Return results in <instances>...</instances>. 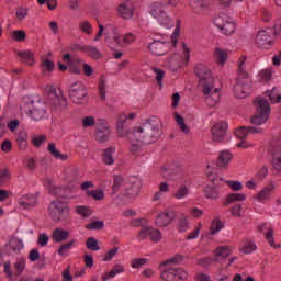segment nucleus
Wrapping results in <instances>:
<instances>
[{"label":"nucleus","instance_id":"obj_1","mask_svg":"<svg viewBox=\"0 0 281 281\" xmlns=\"http://www.w3.org/2000/svg\"><path fill=\"white\" fill-rule=\"evenodd\" d=\"M126 114L120 113L116 120V135L121 139H127L131 153H139L144 144H155L161 137V121L150 119L145 123L137 124L133 131L126 128Z\"/></svg>","mask_w":281,"mask_h":281},{"label":"nucleus","instance_id":"obj_2","mask_svg":"<svg viewBox=\"0 0 281 281\" xmlns=\"http://www.w3.org/2000/svg\"><path fill=\"white\" fill-rule=\"evenodd\" d=\"M194 71L200 80V87L207 106H216L221 102V88H218L212 70L203 64H198Z\"/></svg>","mask_w":281,"mask_h":281},{"label":"nucleus","instance_id":"obj_3","mask_svg":"<svg viewBox=\"0 0 281 281\" xmlns=\"http://www.w3.org/2000/svg\"><path fill=\"white\" fill-rule=\"evenodd\" d=\"M105 35V41L110 49H126L130 45H133L137 41V35L133 32H127L122 35L120 29L115 24H108L103 27L102 24H99V32L94 37V41H100L102 35Z\"/></svg>","mask_w":281,"mask_h":281},{"label":"nucleus","instance_id":"obj_4","mask_svg":"<svg viewBox=\"0 0 281 281\" xmlns=\"http://www.w3.org/2000/svg\"><path fill=\"white\" fill-rule=\"evenodd\" d=\"M179 262H183V256L176 255L172 258L162 261L159 266L161 269L160 278L164 281H179V280H188L189 273L183 268H172L171 265H179Z\"/></svg>","mask_w":281,"mask_h":281},{"label":"nucleus","instance_id":"obj_5","mask_svg":"<svg viewBox=\"0 0 281 281\" xmlns=\"http://www.w3.org/2000/svg\"><path fill=\"white\" fill-rule=\"evenodd\" d=\"M254 105L256 108V113L250 119L251 124L255 126H262V124H267L271 113V105H269V101L265 98L257 97L254 100Z\"/></svg>","mask_w":281,"mask_h":281},{"label":"nucleus","instance_id":"obj_6","mask_svg":"<svg viewBox=\"0 0 281 281\" xmlns=\"http://www.w3.org/2000/svg\"><path fill=\"white\" fill-rule=\"evenodd\" d=\"M21 114L27 115L31 120L38 122L46 115L45 105L42 102L26 101L21 105Z\"/></svg>","mask_w":281,"mask_h":281},{"label":"nucleus","instance_id":"obj_7","mask_svg":"<svg viewBox=\"0 0 281 281\" xmlns=\"http://www.w3.org/2000/svg\"><path fill=\"white\" fill-rule=\"evenodd\" d=\"M149 14L154 16L161 25V27H166L167 30H170L171 27H175V21L172 18L164 11V7H161V2H153L149 5Z\"/></svg>","mask_w":281,"mask_h":281},{"label":"nucleus","instance_id":"obj_8","mask_svg":"<svg viewBox=\"0 0 281 281\" xmlns=\"http://www.w3.org/2000/svg\"><path fill=\"white\" fill-rule=\"evenodd\" d=\"M148 49L153 56H166L170 50V43H168V35L157 34L149 43Z\"/></svg>","mask_w":281,"mask_h":281},{"label":"nucleus","instance_id":"obj_9","mask_svg":"<svg viewBox=\"0 0 281 281\" xmlns=\"http://www.w3.org/2000/svg\"><path fill=\"white\" fill-rule=\"evenodd\" d=\"M48 214L55 223H60L71 214V209L63 201H53L48 206Z\"/></svg>","mask_w":281,"mask_h":281},{"label":"nucleus","instance_id":"obj_10","mask_svg":"<svg viewBox=\"0 0 281 281\" xmlns=\"http://www.w3.org/2000/svg\"><path fill=\"white\" fill-rule=\"evenodd\" d=\"M214 26L218 27V30L224 34L225 36H232L234 32H236V23L232 18L220 14L213 20Z\"/></svg>","mask_w":281,"mask_h":281},{"label":"nucleus","instance_id":"obj_11","mask_svg":"<svg viewBox=\"0 0 281 281\" xmlns=\"http://www.w3.org/2000/svg\"><path fill=\"white\" fill-rule=\"evenodd\" d=\"M234 86L235 98L243 99L247 98L251 93V79L249 77H237Z\"/></svg>","mask_w":281,"mask_h":281},{"label":"nucleus","instance_id":"obj_12","mask_svg":"<svg viewBox=\"0 0 281 281\" xmlns=\"http://www.w3.org/2000/svg\"><path fill=\"white\" fill-rule=\"evenodd\" d=\"M87 88L82 82L78 81L70 86L69 97L75 104H85L87 102Z\"/></svg>","mask_w":281,"mask_h":281},{"label":"nucleus","instance_id":"obj_13","mask_svg":"<svg viewBox=\"0 0 281 281\" xmlns=\"http://www.w3.org/2000/svg\"><path fill=\"white\" fill-rule=\"evenodd\" d=\"M276 183L273 181L268 182L261 190H259L254 199L257 203H269L271 199H273V194L276 193Z\"/></svg>","mask_w":281,"mask_h":281},{"label":"nucleus","instance_id":"obj_14","mask_svg":"<svg viewBox=\"0 0 281 281\" xmlns=\"http://www.w3.org/2000/svg\"><path fill=\"white\" fill-rule=\"evenodd\" d=\"M190 46L188 44L182 43V58L181 61H178L175 57H169L166 59L165 65H167L170 69L173 71L179 69L181 65H188V61L190 60Z\"/></svg>","mask_w":281,"mask_h":281},{"label":"nucleus","instance_id":"obj_15","mask_svg":"<svg viewBox=\"0 0 281 281\" xmlns=\"http://www.w3.org/2000/svg\"><path fill=\"white\" fill-rule=\"evenodd\" d=\"M229 128V125L227 122L220 121L215 123L212 127V139L216 144H221L225 142L227 138V130Z\"/></svg>","mask_w":281,"mask_h":281},{"label":"nucleus","instance_id":"obj_16","mask_svg":"<svg viewBox=\"0 0 281 281\" xmlns=\"http://www.w3.org/2000/svg\"><path fill=\"white\" fill-rule=\"evenodd\" d=\"M255 43L261 49H271L273 41H271V32L269 29H261L255 35Z\"/></svg>","mask_w":281,"mask_h":281},{"label":"nucleus","instance_id":"obj_17","mask_svg":"<svg viewBox=\"0 0 281 281\" xmlns=\"http://www.w3.org/2000/svg\"><path fill=\"white\" fill-rule=\"evenodd\" d=\"M95 139L100 144H104L109 142V137H111V127L106 124L104 119H98V123L95 125Z\"/></svg>","mask_w":281,"mask_h":281},{"label":"nucleus","instance_id":"obj_18","mask_svg":"<svg viewBox=\"0 0 281 281\" xmlns=\"http://www.w3.org/2000/svg\"><path fill=\"white\" fill-rule=\"evenodd\" d=\"M46 104H48L52 111H65L67 109V99L56 94V92H49Z\"/></svg>","mask_w":281,"mask_h":281},{"label":"nucleus","instance_id":"obj_19","mask_svg":"<svg viewBox=\"0 0 281 281\" xmlns=\"http://www.w3.org/2000/svg\"><path fill=\"white\" fill-rule=\"evenodd\" d=\"M116 12L123 21H131L135 16V4L133 1L126 0L117 7Z\"/></svg>","mask_w":281,"mask_h":281},{"label":"nucleus","instance_id":"obj_20","mask_svg":"<svg viewBox=\"0 0 281 281\" xmlns=\"http://www.w3.org/2000/svg\"><path fill=\"white\" fill-rule=\"evenodd\" d=\"M21 210H34L38 205V193H26L18 199Z\"/></svg>","mask_w":281,"mask_h":281},{"label":"nucleus","instance_id":"obj_21","mask_svg":"<svg viewBox=\"0 0 281 281\" xmlns=\"http://www.w3.org/2000/svg\"><path fill=\"white\" fill-rule=\"evenodd\" d=\"M40 67L43 76H52V72L56 69V63L47 57H42Z\"/></svg>","mask_w":281,"mask_h":281},{"label":"nucleus","instance_id":"obj_22","mask_svg":"<svg viewBox=\"0 0 281 281\" xmlns=\"http://www.w3.org/2000/svg\"><path fill=\"white\" fill-rule=\"evenodd\" d=\"M172 221H175L172 214L165 211L156 216L155 225H157V227H168Z\"/></svg>","mask_w":281,"mask_h":281},{"label":"nucleus","instance_id":"obj_23","mask_svg":"<svg viewBox=\"0 0 281 281\" xmlns=\"http://www.w3.org/2000/svg\"><path fill=\"white\" fill-rule=\"evenodd\" d=\"M191 8L195 14H204L210 8V0H191Z\"/></svg>","mask_w":281,"mask_h":281},{"label":"nucleus","instance_id":"obj_24","mask_svg":"<svg viewBox=\"0 0 281 281\" xmlns=\"http://www.w3.org/2000/svg\"><path fill=\"white\" fill-rule=\"evenodd\" d=\"M69 238V231L58 227L55 228L52 233V239L54 243H65Z\"/></svg>","mask_w":281,"mask_h":281},{"label":"nucleus","instance_id":"obj_25","mask_svg":"<svg viewBox=\"0 0 281 281\" xmlns=\"http://www.w3.org/2000/svg\"><path fill=\"white\" fill-rule=\"evenodd\" d=\"M232 251H234V247L232 246H218L214 249L213 255L215 258H229L232 256Z\"/></svg>","mask_w":281,"mask_h":281},{"label":"nucleus","instance_id":"obj_26","mask_svg":"<svg viewBox=\"0 0 281 281\" xmlns=\"http://www.w3.org/2000/svg\"><path fill=\"white\" fill-rule=\"evenodd\" d=\"M115 147H109L102 153V161L105 166H113L115 164Z\"/></svg>","mask_w":281,"mask_h":281},{"label":"nucleus","instance_id":"obj_27","mask_svg":"<svg viewBox=\"0 0 281 281\" xmlns=\"http://www.w3.org/2000/svg\"><path fill=\"white\" fill-rule=\"evenodd\" d=\"M79 52H85L88 56H91V58L100 59L102 58V53L98 50L95 46L91 45H83L78 47Z\"/></svg>","mask_w":281,"mask_h":281},{"label":"nucleus","instance_id":"obj_28","mask_svg":"<svg viewBox=\"0 0 281 281\" xmlns=\"http://www.w3.org/2000/svg\"><path fill=\"white\" fill-rule=\"evenodd\" d=\"M233 157L234 156L228 150L221 151L218 159H217L218 168H227V166H229V162L232 161Z\"/></svg>","mask_w":281,"mask_h":281},{"label":"nucleus","instance_id":"obj_29","mask_svg":"<svg viewBox=\"0 0 281 281\" xmlns=\"http://www.w3.org/2000/svg\"><path fill=\"white\" fill-rule=\"evenodd\" d=\"M213 56H214L217 65H221V67H223V65H225V63H227L229 52H227L225 49H221V48H215Z\"/></svg>","mask_w":281,"mask_h":281},{"label":"nucleus","instance_id":"obj_30","mask_svg":"<svg viewBox=\"0 0 281 281\" xmlns=\"http://www.w3.org/2000/svg\"><path fill=\"white\" fill-rule=\"evenodd\" d=\"M249 77L247 72V56L243 55L237 61V77Z\"/></svg>","mask_w":281,"mask_h":281},{"label":"nucleus","instance_id":"obj_31","mask_svg":"<svg viewBox=\"0 0 281 281\" xmlns=\"http://www.w3.org/2000/svg\"><path fill=\"white\" fill-rule=\"evenodd\" d=\"M256 249H258V246H256V241H254V239H245L241 243V247H240L241 254H246V255L254 254Z\"/></svg>","mask_w":281,"mask_h":281},{"label":"nucleus","instance_id":"obj_32","mask_svg":"<svg viewBox=\"0 0 281 281\" xmlns=\"http://www.w3.org/2000/svg\"><path fill=\"white\" fill-rule=\"evenodd\" d=\"M225 227V224L222 223L220 217H215L212 220L211 225H210V231L209 234L211 236H216Z\"/></svg>","mask_w":281,"mask_h":281},{"label":"nucleus","instance_id":"obj_33","mask_svg":"<svg viewBox=\"0 0 281 281\" xmlns=\"http://www.w3.org/2000/svg\"><path fill=\"white\" fill-rule=\"evenodd\" d=\"M18 56L22 60V63H25V65H29L30 67H32V65H34L35 63L34 53H32L31 50L18 52Z\"/></svg>","mask_w":281,"mask_h":281},{"label":"nucleus","instance_id":"obj_34","mask_svg":"<svg viewBox=\"0 0 281 281\" xmlns=\"http://www.w3.org/2000/svg\"><path fill=\"white\" fill-rule=\"evenodd\" d=\"M48 153H50L55 159H60V161H67V159H69V156L67 154H61L54 143L48 144Z\"/></svg>","mask_w":281,"mask_h":281},{"label":"nucleus","instance_id":"obj_35","mask_svg":"<svg viewBox=\"0 0 281 281\" xmlns=\"http://www.w3.org/2000/svg\"><path fill=\"white\" fill-rule=\"evenodd\" d=\"M243 201H247V195L245 193H229L226 196V203L227 205L232 204V203H243Z\"/></svg>","mask_w":281,"mask_h":281},{"label":"nucleus","instance_id":"obj_36","mask_svg":"<svg viewBox=\"0 0 281 281\" xmlns=\"http://www.w3.org/2000/svg\"><path fill=\"white\" fill-rule=\"evenodd\" d=\"M177 229L180 233L188 232L190 229V217L181 215L178 220Z\"/></svg>","mask_w":281,"mask_h":281},{"label":"nucleus","instance_id":"obj_37","mask_svg":"<svg viewBox=\"0 0 281 281\" xmlns=\"http://www.w3.org/2000/svg\"><path fill=\"white\" fill-rule=\"evenodd\" d=\"M267 98H269L271 104H280L281 95L278 92V88H272L271 90L266 91Z\"/></svg>","mask_w":281,"mask_h":281},{"label":"nucleus","instance_id":"obj_38","mask_svg":"<svg viewBox=\"0 0 281 281\" xmlns=\"http://www.w3.org/2000/svg\"><path fill=\"white\" fill-rule=\"evenodd\" d=\"M9 247L11 250H13L14 254H19V251L24 249L25 246L23 245V240L16 238V237H12L9 240Z\"/></svg>","mask_w":281,"mask_h":281},{"label":"nucleus","instance_id":"obj_39","mask_svg":"<svg viewBox=\"0 0 281 281\" xmlns=\"http://www.w3.org/2000/svg\"><path fill=\"white\" fill-rule=\"evenodd\" d=\"M74 245H76V239H71L70 241L63 244L57 250L58 256H61V257L68 256Z\"/></svg>","mask_w":281,"mask_h":281},{"label":"nucleus","instance_id":"obj_40","mask_svg":"<svg viewBox=\"0 0 281 281\" xmlns=\"http://www.w3.org/2000/svg\"><path fill=\"white\" fill-rule=\"evenodd\" d=\"M124 186V176L123 175H114L113 176V184H112V192L113 194H116V192H120V188Z\"/></svg>","mask_w":281,"mask_h":281},{"label":"nucleus","instance_id":"obj_41","mask_svg":"<svg viewBox=\"0 0 281 281\" xmlns=\"http://www.w3.org/2000/svg\"><path fill=\"white\" fill-rule=\"evenodd\" d=\"M204 194L206 199H212V200L218 199V194H220L218 187H212V186L205 187Z\"/></svg>","mask_w":281,"mask_h":281},{"label":"nucleus","instance_id":"obj_42","mask_svg":"<svg viewBox=\"0 0 281 281\" xmlns=\"http://www.w3.org/2000/svg\"><path fill=\"white\" fill-rule=\"evenodd\" d=\"M190 194V188L186 184L180 186V188L173 193V196L181 201V199H186Z\"/></svg>","mask_w":281,"mask_h":281},{"label":"nucleus","instance_id":"obj_43","mask_svg":"<svg viewBox=\"0 0 281 281\" xmlns=\"http://www.w3.org/2000/svg\"><path fill=\"white\" fill-rule=\"evenodd\" d=\"M177 168L179 170H181L182 166L180 164L177 162H171V164H165L160 167V170L162 172V175H168L175 170H177Z\"/></svg>","mask_w":281,"mask_h":281},{"label":"nucleus","instance_id":"obj_44","mask_svg":"<svg viewBox=\"0 0 281 281\" xmlns=\"http://www.w3.org/2000/svg\"><path fill=\"white\" fill-rule=\"evenodd\" d=\"M150 229H151V226L148 225V223L144 224L138 232V235H137L138 240H146L147 238H150Z\"/></svg>","mask_w":281,"mask_h":281},{"label":"nucleus","instance_id":"obj_45","mask_svg":"<svg viewBox=\"0 0 281 281\" xmlns=\"http://www.w3.org/2000/svg\"><path fill=\"white\" fill-rule=\"evenodd\" d=\"M11 38L16 43H23V41L27 38V34H25V31L23 30H15L11 32Z\"/></svg>","mask_w":281,"mask_h":281},{"label":"nucleus","instance_id":"obj_46","mask_svg":"<svg viewBox=\"0 0 281 281\" xmlns=\"http://www.w3.org/2000/svg\"><path fill=\"white\" fill-rule=\"evenodd\" d=\"M175 120L180 127V131L188 135V133H190V127L186 125V120L183 119V116L179 115V113H175Z\"/></svg>","mask_w":281,"mask_h":281},{"label":"nucleus","instance_id":"obj_47","mask_svg":"<svg viewBox=\"0 0 281 281\" xmlns=\"http://www.w3.org/2000/svg\"><path fill=\"white\" fill-rule=\"evenodd\" d=\"M134 187L131 190H127V192L125 193L126 196H137V194H139V189L142 188V180L135 178L134 181Z\"/></svg>","mask_w":281,"mask_h":281},{"label":"nucleus","instance_id":"obj_48","mask_svg":"<svg viewBox=\"0 0 281 281\" xmlns=\"http://www.w3.org/2000/svg\"><path fill=\"white\" fill-rule=\"evenodd\" d=\"M27 14H30V9L26 7H18L15 10V19H18V21H25Z\"/></svg>","mask_w":281,"mask_h":281},{"label":"nucleus","instance_id":"obj_49","mask_svg":"<svg viewBox=\"0 0 281 281\" xmlns=\"http://www.w3.org/2000/svg\"><path fill=\"white\" fill-rule=\"evenodd\" d=\"M151 71L155 74L158 86L161 89V87H164V78L166 72L161 68L157 67L151 68Z\"/></svg>","mask_w":281,"mask_h":281},{"label":"nucleus","instance_id":"obj_50","mask_svg":"<svg viewBox=\"0 0 281 281\" xmlns=\"http://www.w3.org/2000/svg\"><path fill=\"white\" fill-rule=\"evenodd\" d=\"M82 128H91V126H98V120L94 116H86L81 120Z\"/></svg>","mask_w":281,"mask_h":281},{"label":"nucleus","instance_id":"obj_51","mask_svg":"<svg viewBox=\"0 0 281 281\" xmlns=\"http://www.w3.org/2000/svg\"><path fill=\"white\" fill-rule=\"evenodd\" d=\"M79 30L83 33L87 34L88 36H91L93 34V26L89 21H82L79 23Z\"/></svg>","mask_w":281,"mask_h":281},{"label":"nucleus","instance_id":"obj_52","mask_svg":"<svg viewBox=\"0 0 281 281\" xmlns=\"http://www.w3.org/2000/svg\"><path fill=\"white\" fill-rule=\"evenodd\" d=\"M86 247L87 249H90V251H100V245L95 237H89L86 241Z\"/></svg>","mask_w":281,"mask_h":281},{"label":"nucleus","instance_id":"obj_53","mask_svg":"<svg viewBox=\"0 0 281 281\" xmlns=\"http://www.w3.org/2000/svg\"><path fill=\"white\" fill-rule=\"evenodd\" d=\"M201 229H203V224L199 223L196 227L187 235L186 239L187 240H196L201 234Z\"/></svg>","mask_w":281,"mask_h":281},{"label":"nucleus","instance_id":"obj_54","mask_svg":"<svg viewBox=\"0 0 281 281\" xmlns=\"http://www.w3.org/2000/svg\"><path fill=\"white\" fill-rule=\"evenodd\" d=\"M75 212L82 218H89V216L92 214L91 209L87 206H76Z\"/></svg>","mask_w":281,"mask_h":281},{"label":"nucleus","instance_id":"obj_55","mask_svg":"<svg viewBox=\"0 0 281 281\" xmlns=\"http://www.w3.org/2000/svg\"><path fill=\"white\" fill-rule=\"evenodd\" d=\"M270 153L272 157L281 158V143L272 142L270 147Z\"/></svg>","mask_w":281,"mask_h":281},{"label":"nucleus","instance_id":"obj_56","mask_svg":"<svg viewBox=\"0 0 281 281\" xmlns=\"http://www.w3.org/2000/svg\"><path fill=\"white\" fill-rule=\"evenodd\" d=\"M86 229H90V231L104 229V221H94L92 223H89L86 225Z\"/></svg>","mask_w":281,"mask_h":281},{"label":"nucleus","instance_id":"obj_57","mask_svg":"<svg viewBox=\"0 0 281 281\" xmlns=\"http://www.w3.org/2000/svg\"><path fill=\"white\" fill-rule=\"evenodd\" d=\"M149 239L153 240V243H159L161 240V232L151 226Z\"/></svg>","mask_w":281,"mask_h":281},{"label":"nucleus","instance_id":"obj_58","mask_svg":"<svg viewBox=\"0 0 281 281\" xmlns=\"http://www.w3.org/2000/svg\"><path fill=\"white\" fill-rule=\"evenodd\" d=\"M226 183L233 192H240L243 190V182L240 181L226 180Z\"/></svg>","mask_w":281,"mask_h":281},{"label":"nucleus","instance_id":"obj_59","mask_svg":"<svg viewBox=\"0 0 281 281\" xmlns=\"http://www.w3.org/2000/svg\"><path fill=\"white\" fill-rule=\"evenodd\" d=\"M266 239L268 240L270 247H273L274 249H280L281 245L280 244L276 245V241L273 239V228L268 229V233L266 235Z\"/></svg>","mask_w":281,"mask_h":281},{"label":"nucleus","instance_id":"obj_60","mask_svg":"<svg viewBox=\"0 0 281 281\" xmlns=\"http://www.w3.org/2000/svg\"><path fill=\"white\" fill-rule=\"evenodd\" d=\"M131 265H132V269H139V267H144L145 265H148V259L146 258L132 259Z\"/></svg>","mask_w":281,"mask_h":281},{"label":"nucleus","instance_id":"obj_61","mask_svg":"<svg viewBox=\"0 0 281 281\" xmlns=\"http://www.w3.org/2000/svg\"><path fill=\"white\" fill-rule=\"evenodd\" d=\"M49 243V235L46 233H40L37 237V245L40 247H47V244Z\"/></svg>","mask_w":281,"mask_h":281},{"label":"nucleus","instance_id":"obj_62","mask_svg":"<svg viewBox=\"0 0 281 281\" xmlns=\"http://www.w3.org/2000/svg\"><path fill=\"white\" fill-rule=\"evenodd\" d=\"M247 135H249V130L247 126H241L239 128L236 130L235 132V136L237 137V139H245V137H247Z\"/></svg>","mask_w":281,"mask_h":281},{"label":"nucleus","instance_id":"obj_63","mask_svg":"<svg viewBox=\"0 0 281 281\" xmlns=\"http://www.w3.org/2000/svg\"><path fill=\"white\" fill-rule=\"evenodd\" d=\"M89 196H92L94 201H102L104 200V191L102 190H91L88 191Z\"/></svg>","mask_w":281,"mask_h":281},{"label":"nucleus","instance_id":"obj_64","mask_svg":"<svg viewBox=\"0 0 281 281\" xmlns=\"http://www.w3.org/2000/svg\"><path fill=\"white\" fill-rule=\"evenodd\" d=\"M267 175H269V168H267V166H263L256 173L255 179H257V181H263V179H267Z\"/></svg>","mask_w":281,"mask_h":281}]
</instances>
